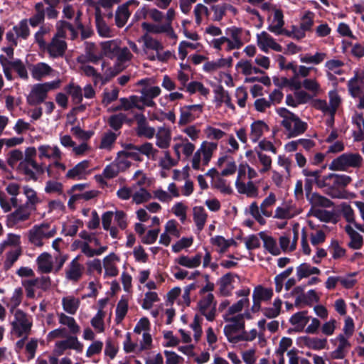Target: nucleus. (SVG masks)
<instances>
[{
    "label": "nucleus",
    "instance_id": "53",
    "mask_svg": "<svg viewBox=\"0 0 364 364\" xmlns=\"http://www.w3.org/2000/svg\"><path fill=\"white\" fill-rule=\"evenodd\" d=\"M304 175L307 177L306 181L309 183H315L318 188H323V183L324 182V176H321V171H309L304 170Z\"/></svg>",
    "mask_w": 364,
    "mask_h": 364
},
{
    "label": "nucleus",
    "instance_id": "54",
    "mask_svg": "<svg viewBox=\"0 0 364 364\" xmlns=\"http://www.w3.org/2000/svg\"><path fill=\"white\" fill-rule=\"evenodd\" d=\"M260 237L264 242V248L272 255H278L280 254V250L277 247L276 240L272 237L264 233H260Z\"/></svg>",
    "mask_w": 364,
    "mask_h": 364
},
{
    "label": "nucleus",
    "instance_id": "30",
    "mask_svg": "<svg viewBox=\"0 0 364 364\" xmlns=\"http://www.w3.org/2000/svg\"><path fill=\"white\" fill-rule=\"evenodd\" d=\"M238 277L232 273H228L223 276L218 282L219 291L223 296H229L234 289L233 282Z\"/></svg>",
    "mask_w": 364,
    "mask_h": 364
},
{
    "label": "nucleus",
    "instance_id": "43",
    "mask_svg": "<svg viewBox=\"0 0 364 364\" xmlns=\"http://www.w3.org/2000/svg\"><path fill=\"white\" fill-rule=\"evenodd\" d=\"M232 58H220L215 61H208L203 65V70L212 73L223 68H229L232 65Z\"/></svg>",
    "mask_w": 364,
    "mask_h": 364
},
{
    "label": "nucleus",
    "instance_id": "28",
    "mask_svg": "<svg viewBox=\"0 0 364 364\" xmlns=\"http://www.w3.org/2000/svg\"><path fill=\"white\" fill-rule=\"evenodd\" d=\"M30 71L32 77L36 80H41V79L49 76L53 72V69L46 63H38L34 65H31L30 67Z\"/></svg>",
    "mask_w": 364,
    "mask_h": 364
},
{
    "label": "nucleus",
    "instance_id": "11",
    "mask_svg": "<svg viewBox=\"0 0 364 364\" xmlns=\"http://www.w3.org/2000/svg\"><path fill=\"white\" fill-rule=\"evenodd\" d=\"M173 140V149L178 160L181 159V154L188 158L193 154L196 146L188 139L178 136Z\"/></svg>",
    "mask_w": 364,
    "mask_h": 364
},
{
    "label": "nucleus",
    "instance_id": "42",
    "mask_svg": "<svg viewBox=\"0 0 364 364\" xmlns=\"http://www.w3.org/2000/svg\"><path fill=\"white\" fill-rule=\"evenodd\" d=\"M57 316L59 323L67 326L70 333L77 334L80 332V328L73 317L63 312L57 314Z\"/></svg>",
    "mask_w": 364,
    "mask_h": 364
},
{
    "label": "nucleus",
    "instance_id": "49",
    "mask_svg": "<svg viewBox=\"0 0 364 364\" xmlns=\"http://www.w3.org/2000/svg\"><path fill=\"white\" fill-rule=\"evenodd\" d=\"M250 301L248 298H242L237 301L236 303L233 304L226 311V312L223 314V316L231 317V316H237V314H241L240 312L245 307L249 306Z\"/></svg>",
    "mask_w": 364,
    "mask_h": 364
},
{
    "label": "nucleus",
    "instance_id": "22",
    "mask_svg": "<svg viewBox=\"0 0 364 364\" xmlns=\"http://www.w3.org/2000/svg\"><path fill=\"white\" fill-rule=\"evenodd\" d=\"M139 41L142 42L143 51L147 56L150 55V50L155 51L156 54L159 51H162L164 48L163 43L159 40L152 37L148 33H144L140 38Z\"/></svg>",
    "mask_w": 364,
    "mask_h": 364
},
{
    "label": "nucleus",
    "instance_id": "1",
    "mask_svg": "<svg viewBox=\"0 0 364 364\" xmlns=\"http://www.w3.org/2000/svg\"><path fill=\"white\" fill-rule=\"evenodd\" d=\"M5 189L10 198H8L4 193H0V206L5 213H9L13 208H16L6 216L7 226L13 228L19 223L28 220L34 210L20 204L21 201L18 198L21 193L19 183L10 182L6 185Z\"/></svg>",
    "mask_w": 364,
    "mask_h": 364
},
{
    "label": "nucleus",
    "instance_id": "56",
    "mask_svg": "<svg viewBox=\"0 0 364 364\" xmlns=\"http://www.w3.org/2000/svg\"><path fill=\"white\" fill-rule=\"evenodd\" d=\"M304 345L312 350H320L326 348L327 339L321 338H304Z\"/></svg>",
    "mask_w": 364,
    "mask_h": 364
},
{
    "label": "nucleus",
    "instance_id": "64",
    "mask_svg": "<svg viewBox=\"0 0 364 364\" xmlns=\"http://www.w3.org/2000/svg\"><path fill=\"white\" fill-rule=\"evenodd\" d=\"M138 134L143 135L148 139H151L155 135V129L148 126L144 117L138 120Z\"/></svg>",
    "mask_w": 364,
    "mask_h": 364
},
{
    "label": "nucleus",
    "instance_id": "4",
    "mask_svg": "<svg viewBox=\"0 0 364 364\" xmlns=\"http://www.w3.org/2000/svg\"><path fill=\"white\" fill-rule=\"evenodd\" d=\"M329 102L326 100L315 98L312 101V107L321 111L323 114H328L330 119L326 122L329 127H332L334 122V115L341 104L342 99L336 90H333L328 93Z\"/></svg>",
    "mask_w": 364,
    "mask_h": 364
},
{
    "label": "nucleus",
    "instance_id": "41",
    "mask_svg": "<svg viewBox=\"0 0 364 364\" xmlns=\"http://www.w3.org/2000/svg\"><path fill=\"white\" fill-rule=\"evenodd\" d=\"M201 259V255L197 254L191 257L186 255H181L175 259V262L186 268L193 269L200 266Z\"/></svg>",
    "mask_w": 364,
    "mask_h": 364
},
{
    "label": "nucleus",
    "instance_id": "19",
    "mask_svg": "<svg viewBox=\"0 0 364 364\" xmlns=\"http://www.w3.org/2000/svg\"><path fill=\"white\" fill-rule=\"evenodd\" d=\"M257 43L258 47L265 53L268 52L269 49L277 52L282 51V47L266 31L257 35Z\"/></svg>",
    "mask_w": 364,
    "mask_h": 364
},
{
    "label": "nucleus",
    "instance_id": "34",
    "mask_svg": "<svg viewBox=\"0 0 364 364\" xmlns=\"http://www.w3.org/2000/svg\"><path fill=\"white\" fill-rule=\"evenodd\" d=\"M235 187L239 193L245 194L247 197L257 198L259 196L258 187L252 181H249L247 183L235 181Z\"/></svg>",
    "mask_w": 364,
    "mask_h": 364
},
{
    "label": "nucleus",
    "instance_id": "50",
    "mask_svg": "<svg viewBox=\"0 0 364 364\" xmlns=\"http://www.w3.org/2000/svg\"><path fill=\"white\" fill-rule=\"evenodd\" d=\"M119 102L121 104V108H122V110L124 111L130 110L134 107H136L140 110L144 109V106L139 103V97L136 95H132L128 98H120Z\"/></svg>",
    "mask_w": 364,
    "mask_h": 364
},
{
    "label": "nucleus",
    "instance_id": "20",
    "mask_svg": "<svg viewBox=\"0 0 364 364\" xmlns=\"http://www.w3.org/2000/svg\"><path fill=\"white\" fill-rule=\"evenodd\" d=\"M37 150L38 156L41 160L48 159L52 161L54 159L63 158V153L57 145L50 146L43 144L38 146Z\"/></svg>",
    "mask_w": 364,
    "mask_h": 364
},
{
    "label": "nucleus",
    "instance_id": "60",
    "mask_svg": "<svg viewBox=\"0 0 364 364\" xmlns=\"http://www.w3.org/2000/svg\"><path fill=\"white\" fill-rule=\"evenodd\" d=\"M119 173H121L118 166L114 161L110 163L104 168L102 176H96V178L102 182V177L107 179H111L116 177Z\"/></svg>",
    "mask_w": 364,
    "mask_h": 364
},
{
    "label": "nucleus",
    "instance_id": "18",
    "mask_svg": "<svg viewBox=\"0 0 364 364\" xmlns=\"http://www.w3.org/2000/svg\"><path fill=\"white\" fill-rule=\"evenodd\" d=\"M66 339L58 341L55 343L54 352L56 355H60L67 349H73L77 352H81L83 349V345L78 341L75 336H68Z\"/></svg>",
    "mask_w": 364,
    "mask_h": 364
},
{
    "label": "nucleus",
    "instance_id": "3",
    "mask_svg": "<svg viewBox=\"0 0 364 364\" xmlns=\"http://www.w3.org/2000/svg\"><path fill=\"white\" fill-rule=\"evenodd\" d=\"M351 181V178L344 174L329 173L324 176L323 188L332 198H346L343 189Z\"/></svg>",
    "mask_w": 364,
    "mask_h": 364
},
{
    "label": "nucleus",
    "instance_id": "55",
    "mask_svg": "<svg viewBox=\"0 0 364 364\" xmlns=\"http://www.w3.org/2000/svg\"><path fill=\"white\" fill-rule=\"evenodd\" d=\"M130 15L131 13L129 9L126 8L125 6L120 5L115 13L116 25L119 28L123 27L127 22Z\"/></svg>",
    "mask_w": 364,
    "mask_h": 364
},
{
    "label": "nucleus",
    "instance_id": "10",
    "mask_svg": "<svg viewBox=\"0 0 364 364\" xmlns=\"http://www.w3.org/2000/svg\"><path fill=\"white\" fill-rule=\"evenodd\" d=\"M216 303L214 301V296L212 293L201 296L198 303V308L200 312L208 321H213L215 317Z\"/></svg>",
    "mask_w": 364,
    "mask_h": 364
},
{
    "label": "nucleus",
    "instance_id": "46",
    "mask_svg": "<svg viewBox=\"0 0 364 364\" xmlns=\"http://www.w3.org/2000/svg\"><path fill=\"white\" fill-rule=\"evenodd\" d=\"M303 88L313 97H316L323 92L321 86L316 78L304 79Z\"/></svg>",
    "mask_w": 364,
    "mask_h": 364
},
{
    "label": "nucleus",
    "instance_id": "8",
    "mask_svg": "<svg viewBox=\"0 0 364 364\" xmlns=\"http://www.w3.org/2000/svg\"><path fill=\"white\" fill-rule=\"evenodd\" d=\"M363 157L358 153H345L333 159L328 166L331 171H344L348 168H360Z\"/></svg>",
    "mask_w": 364,
    "mask_h": 364
},
{
    "label": "nucleus",
    "instance_id": "36",
    "mask_svg": "<svg viewBox=\"0 0 364 364\" xmlns=\"http://www.w3.org/2000/svg\"><path fill=\"white\" fill-rule=\"evenodd\" d=\"M61 159H54L48 165H43V173L46 172L49 177L58 178L61 173L65 172L66 169L65 165L60 161Z\"/></svg>",
    "mask_w": 364,
    "mask_h": 364
},
{
    "label": "nucleus",
    "instance_id": "27",
    "mask_svg": "<svg viewBox=\"0 0 364 364\" xmlns=\"http://www.w3.org/2000/svg\"><path fill=\"white\" fill-rule=\"evenodd\" d=\"M348 338H349L346 337L343 334H340L335 338L334 341L336 345V348L332 352V358L335 359H342L346 356L350 346Z\"/></svg>",
    "mask_w": 364,
    "mask_h": 364
},
{
    "label": "nucleus",
    "instance_id": "57",
    "mask_svg": "<svg viewBox=\"0 0 364 364\" xmlns=\"http://www.w3.org/2000/svg\"><path fill=\"white\" fill-rule=\"evenodd\" d=\"M309 215L314 216L322 222L328 223L334 219L333 213L319 208H311Z\"/></svg>",
    "mask_w": 364,
    "mask_h": 364
},
{
    "label": "nucleus",
    "instance_id": "38",
    "mask_svg": "<svg viewBox=\"0 0 364 364\" xmlns=\"http://www.w3.org/2000/svg\"><path fill=\"white\" fill-rule=\"evenodd\" d=\"M80 304V299L72 295L64 296L62 299L63 310L70 315H75L77 313Z\"/></svg>",
    "mask_w": 364,
    "mask_h": 364
},
{
    "label": "nucleus",
    "instance_id": "52",
    "mask_svg": "<svg viewBox=\"0 0 364 364\" xmlns=\"http://www.w3.org/2000/svg\"><path fill=\"white\" fill-rule=\"evenodd\" d=\"M193 220L198 230L203 229L208 215L201 206H196L193 209Z\"/></svg>",
    "mask_w": 364,
    "mask_h": 364
},
{
    "label": "nucleus",
    "instance_id": "40",
    "mask_svg": "<svg viewBox=\"0 0 364 364\" xmlns=\"http://www.w3.org/2000/svg\"><path fill=\"white\" fill-rule=\"evenodd\" d=\"M269 127L267 124L262 121L254 122L250 126V136L253 142H257L262 137L264 132L267 131Z\"/></svg>",
    "mask_w": 364,
    "mask_h": 364
},
{
    "label": "nucleus",
    "instance_id": "63",
    "mask_svg": "<svg viewBox=\"0 0 364 364\" xmlns=\"http://www.w3.org/2000/svg\"><path fill=\"white\" fill-rule=\"evenodd\" d=\"M209 15V10L206 6L203 4H198L193 9V16L196 26L201 25L203 18L208 17Z\"/></svg>",
    "mask_w": 364,
    "mask_h": 364
},
{
    "label": "nucleus",
    "instance_id": "6",
    "mask_svg": "<svg viewBox=\"0 0 364 364\" xmlns=\"http://www.w3.org/2000/svg\"><path fill=\"white\" fill-rule=\"evenodd\" d=\"M57 233V228L49 223H43L35 225L27 233L28 241L36 247L43 245V240L53 237Z\"/></svg>",
    "mask_w": 364,
    "mask_h": 364
},
{
    "label": "nucleus",
    "instance_id": "61",
    "mask_svg": "<svg viewBox=\"0 0 364 364\" xmlns=\"http://www.w3.org/2000/svg\"><path fill=\"white\" fill-rule=\"evenodd\" d=\"M82 225L83 223L80 220H71L64 224L63 231L67 236H74Z\"/></svg>",
    "mask_w": 364,
    "mask_h": 364
},
{
    "label": "nucleus",
    "instance_id": "17",
    "mask_svg": "<svg viewBox=\"0 0 364 364\" xmlns=\"http://www.w3.org/2000/svg\"><path fill=\"white\" fill-rule=\"evenodd\" d=\"M84 270V266L79 262V257H76L67 266L65 277L68 281L76 283L82 278Z\"/></svg>",
    "mask_w": 364,
    "mask_h": 364
},
{
    "label": "nucleus",
    "instance_id": "32",
    "mask_svg": "<svg viewBox=\"0 0 364 364\" xmlns=\"http://www.w3.org/2000/svg\"><path fill=\"white\" fill-rule=\"evenodd\" d=\"M90 167V161H82L76 164L66 173V178L68 179L80 180L85 177L87 169Z\"/></svg>",
    "mask_w": 364,
    "mask_h": 364
},
{
    "label": "nucleus",
    "instance_id": "7",
    "mask_svg": "<svg viewBox=\"0 0 364 364\" xmlns=\"http://www.w3.org/2000/svg\"><path fill=\"white\" fill-rule=\"evenodd\" d=\"M60 85V80L34 85L27 97L28 103L30 105H37L44 102L47 98L48 92L59 88Z\"/></svg>",
    "mask_w": 364,
    "mask_h": 364
},
{
    "label": "nucleus",
    "instance_id": "31",
    "mask_svg": "<svg viewBox=\"0 0 364 364\" xmlns=\"http://www.w3.org/2000/svg\"><path fill=\"white\" fill-rule=\"evenodd\" d=\"M306 198L311 205V208H331L333 205V203L330 199L318 193H307Z\"/></svg>",
    "mask_w": 364,
    "mask_h": 364
},
{
    "label": "nucleus",
    "instance_id": "2",
    "mask_svg": "<svg viewBox=\"0 0 364 364\" xmlns=\"http://www.w3.org/2000/svg\"><path fill=\"white\" fill-rule=\"evenodd\" d=\"M277 113L282 117L281 125L284 129L287 138H294L303 134L307 129V123L302 121L296 114L287 109H277Z\"/></svg>",
    "mask_w": 364,
    "mask_h": 364
},
{
    "label": "nucleus",
    "instance_id": "12",
    "mask_svg": "<svg viewBox=\"0 0 364 364\" xmlns=\"http://www.w3.org/2000/svg\"><path fill=\"white\" fill-rule=\"evenodd\" d=\"M14 321L11 325L14 331L18 336L28 334L31 330L32 323L27 317V315L21 310L17 309L14 311Z\"/></svg>",
    "mask_w": 364,
    "mask_h": 364
},
{
    "label": "nucleus",
    "instance_id": "59",
    "mask_svg": "<svg viewBox=\"0 0 364 364\" xmlns=\"http://www.w3.org/2000/svg\"><path fill=\"white\" fill-rule=\"evenodd\" d=\"M13 31L15 32L16 36L19 38L26 40L30 36V29L28 25V20L23 19L19 23L13 27Z\"/></svg>",
    "mask_w": 364,
    "mask_h": 364
},
{
    "label": "nucleus",
    "instance_id": "29",
    "mask_svg": "<svg viewBox=\"0 0 364 364\" xmlns=\"http://www.w3.org/2000/svg\"><path fill=\"white\" fill-rule=\"evenodd\" d=\"M119 262V258L114 253H111L104 258L103 267L106 276L115 277L118 274L119 270L117 264Z\"/></svg>",
    "mask_w": 364,
    "mask_h": 364
},
{
    "label": "nucleus",
    "instance_id": "26",
    "mask_svg": "<svg viewBox=\"0 0 364 364\" xmlns=\"http://www.w3.org/2000/svg\"><path fill=\"white\" fill-rule=\"evenodd\" d=\"M214 102L217 107H220L224 104L231 110H235V106L232 103L231 97L228 92L222 86H218L214 90Z\"/></svg>",
    "mask_w": 364,
    "mask_h": 364
},
{
    "label": "nucleus",
    "instance_id": "25",
    "mask_svg": "<svg viewBox=\"0 0 364 364\" xmlns=\"http://www.w3.org/2000/svg\"><path fill=\"white\" fill-rule=\"evenodd\" d=\"M21 190L26 199L23 205L35 211L36 206L41 203L37 191L28 185L23 186L22 188H21Z\"/></svg>",
    "mask_w": 364,
    "mask_h": 364
},
{
    "label": "nucleus",
    "instance_id": "35",
    "mask_svg": "<svg viewBox=\"0 0 364 364\" xmlns=\"http://www.w3.org/2000/svg\"><path fill=\"white\" fill-rule=\"evenodd\" d=\"M321 270L309 263H301L296 268V275L298 281L307 278L312 275H319Z\"/></svg>",
    "mask_w": 364,
    "mask_h": 364
},
{
    "label": "nucleus",
    "instance_id": "15",
    "mask_svg": "<svg viewBox=\"0 0 364 364\" xmlns=\"http://www.w3.org/2000/svg\"><path fill=\"white\" fill-rule=\"evenodd\" d=\"M41 50L46 51L50 58H60L65 53L67 43L63 39L52 38L51 41L46 43Z\"/></svg>",
    "mask_w": 364,
    "mask_h": 364
},
{
    "label": "nucleus",
    "instance_id": "62",
    "mask_svg": "<svg viewBox=\"0 0 364 364\" xmlns=\"http://www.w3.org/2000/svg\"><path fill=\"white\" fill-rule=\"evenodd\" d=\"M151 198V193L145 188H139V190H133L132 201L136 204H141Z\"/></svg>",
    "mask_w": 364,
    "mask_h": 364
},
{
    "label": "nucleus",
    "instance_id": "48",
    "mask_svg": "<svg viewBox=\"0 0 364 364\" xmlns=\"http://www.w3.org/2000/svg\"><path fill=\"white\" fill-rule=\"evenodd\" d=\"M363 86V78L362 76L355 75L348 82V88L350 95L355 98L362 93L361 88Z\"/></svg>",
    "mask_w": 364,
    "mask_h": 364
},
{
    "label": "nucleus",
    "instance_id": "24",
    "mask_svg": "<svg viewBox=\"0 0 364 364\" xmlns=\"http://www.w3.org/2000/svg\"><path fill=\"white\" fill-rule=\"evenodd\" d=\"M299 213V211L291 203H284L275 209L272 216L277 219L287 220L294 218Z\"/></svg>",
    "mask_w": 364,
    "mask_h": 364
},
{
    "label": "nucleus",
    "instance_id": "45",
    "mask_svg": "<svg viewBox=\"0 0 364 364\" xmlns=\"http://www.w3.org/2000/svg\"><path fill=\"white\" fill-rule=\"evenodd\" d=\"M38 269L41 273H49L52 272L53 265L52 257L47 252L41 254L37 258Z\"/></svg>",
    "mask_w": 364,
    "mask_h": 364
},
{
    "label": "nucleus",
    "instance_id": "37",
    "mask_svg": "<svg viewBox=\"0 0 364 364\" xmlns=\"http://www.w3.org/2000/svg\"><path fill=\"white\" fill-rule=\"evenodd\" d=\"M344 230L350 237L348 247L353 250L360 249L363 245L362 235L355 230L350 225H346Z\"/></svg>",
    "mask_w": 364,
    "mask_h": 364
},
{
    "label": "nucleus",
    "instance_id": "33",
    "mask_svg": "<svg viewBox=\"0 0 364 364\" xmlns=\"http://www.w3.org/2000/svg\"><path fill=\"white\" fill-rule=\"evenodd\" d=\"M31 166L38 173H43V164H38L34 158L25 157L18 166V169L26 175L31 176L33 172L28 168Z\"/></svg>",
    "mask_w": 364,
    "mask_h": 364
},
{
    "label": "nucleus",
    "instance_id": "47",
    "mask_svg": "<svg viewBox=\"0 0 364 364\" xmlns=\"http://www.w3.org/2000/svg\"><path fill=\"white\" fill-rule=\"evenodd\" d=\"M277 202V196L275 193L271 192L269 193L260 204V210L265 217H272L273 215L272 208Z\"/></svg>",
    "mask_w": 364,
    "mask_h": 364
},
{
    "label": "nucleus",
    "instance_id": "13",
    "mask_svg": "<svg viewBox=\"0 0 364 364\" xmlns=\"http://www.w3.org/2000/svg\"><path fill=\"white\" fill-rule=\"evenodd\" d=\"M273 290L270 288H265L262 285L255 287L252 292V312H257L261 309V303L267 301L272 299Z\"/></svg>",
    "mask_w": 364,
    "mask_h": 364
},
{
    "label": "nucleus",
    "instance_id": "39",
    "mask_svg": "<svg viewBox=\"0 0 364 364\" xmlns=\"http://www.w3.org/2000/svg\"><path fill=\"white\" fill-rule=\"evenodd\" d=\"M156 135V144L160 149H167L171 144V131L165 127H160Z\"/></svg>",
    "mask_w": 364,
    "mask_h": 364
},
{
    "label": "nucleus",
    "instance_id": "14",
    "mask_svg": "<svg viewBox=\"0 0 364 364\" xmlns=\"http://www.w3.org/2000/svg\"><path fill=\"white\" fill-rule=\"evenodd\" d=\"M203 107L200 105H187L180 109L179 126H185L193 122L202 113Z\"/></svg>",
    "mask_w": 364,
    "mask_h": 364
},
{
    "label": "nucleus",
    "instance_id": "16",
    "mask_svg": "<svg viewBox=\"0 0 364 364\" xmlns=\"http://www.w3.org/2000/svg\"><path fill=\"white\" fill-rule=\"evenodd\" d=\"M141 28L146 31V33L152 34H161L165 33L168 38L176 39L177 35L176 34L172 26L169 23L164 24H154L148 22H143Z\"/></svg>",
    "mask_w": 364,
    "mask_h": 364
},
{
    "label": "nucleus",
    "instance_id": "23",
    "mask_svg": "<svg viewBox=\"0 0 364 364\" xmlns=\"http://www.w3.org/2000/svg\"><path fill=\"white\" fill-rule=\"evenodd\" d=\"M284 25L282 11L280 9H274L272 16L269 17L268 30L276 35H281V33L284 32Z\"/></svg>",
    "mask_w": 364,
    "mask_h": 364
},
{
    "label": "nucleus",
    "instance_id": "21",
    "mask_svg": "<svg viewBox=\"0 0 364 364\" xmlns=\"http://www.w3.org/2000/svg\"><path fill=\"white\" fill-rule=\"evenodd\" d=\"M141 96L139 101L142 102L144 107H154L156 105L153 99L158 97L161 94V88L158 86L153 87H144L141 90Z\"/></svg>",
    "mask_w": 364,
    "mask_h": 364
},
{
    "label": "nucleus",
    "instance_id": "58",
    "mask_svg": "<svg viewBox=\"0 0 364 364\" xmlns=\"http://www.w3.org/2000/svg\"><path fill=\"white\" fill-rule=\"evenodd\" d=\"M211 243L218 248L220 252H225L231 245H236V242L233 239L226 240L222 236L212 237Z\"/></svg>",
    "mask_w": 364,
    "mask_h": 364
},
{
    "label": "nucleus",
    "instance_id": "9",
    "mask_svg": "<svg viewBox=\"0 0 364 364\" xmlns=\"http://www.w3.org/2000/svg\"><path fill=\"white\" fill-rule=\"evenodd\" d=\"M226 323L223 332L228 341L232 343H238L240 334L245 328V322L241 316L226 317L223 316Z\"/></svg>",
    "mask_w": 364,
    "mask_h": 364
},
{
    "label": "nucleus",
    "instance_id": "51",
    "mask_svg": "<svg viewBox=\"0 0 364 364\" xmlns=\"http://www.w3.org/2000/svg\"><path fill=\"white\" fill-rule=\"evenodd\" d=\"M65 90L72 97L74 103H81L82 101V89L80 85L71 82L65 87Z\"/></svg>",
    "mask_w": 364,
    "mask_h": 364
},
{
    "label": "nucleus",
    "instance_id": "44",
    "mask_svg": "<svg viewBox=\"0 0 364 364\" xmlns=\"http://www.w3.org/2000/svg\"><path fill=\"white\" fill-rule=\"evenodd\" d=\"M309 319L310 317L307 316V311H304L294 314L290 318L289 321L294 326L296 331H301L309 321Z\"/></svg>",
    "mask_w": 364,
    "mask_h": 364
},
{
    "label": "nucleus",
    "instance_id": "5",
    "mask_svg": "<svg viewBox=\"0 0 364 364\" xmlns=\"http://www.w3.org/2000/svg\"><path fill=\"white\" fill-rule=\"evenodd\" d=\"M218 149V144L210 141H203L193 154L191 161L194 170H203L210 162L213 152Z\"/></svg>",
    "mask_w": 364,
    "mask_h": 364
}]
</instances>
